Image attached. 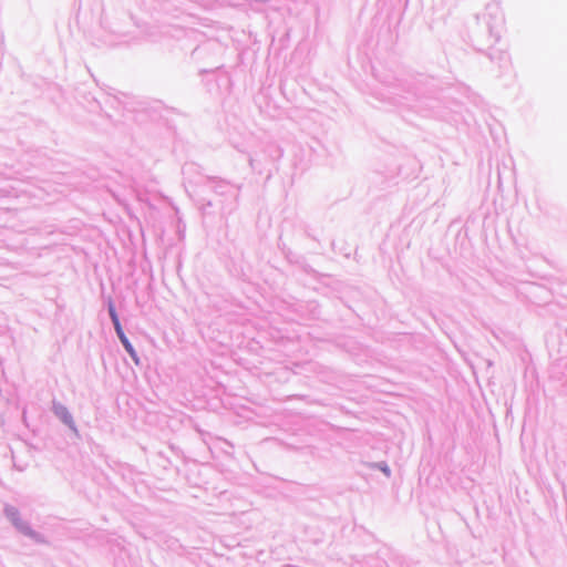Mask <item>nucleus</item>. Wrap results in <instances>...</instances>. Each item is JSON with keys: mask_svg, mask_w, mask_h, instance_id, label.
Masks as SVG:
<instances>
[{"mask_svg": "<svg viewBox=\"0 0 567 567\" xmlns=\"http://www.w3.org/2000/svg\"><path fill=\"white\" fill-rule=\"evenodd\" d=\"M110 316L112 318V321L114 323V328L121 326L117 313L113 306H110Z\"/></svg>", "mask_w": 567, "mask_h": 567, "instance_id": "obj_2", "label": "nucleus"}, {"mask_svg": "<svg viewBox=\"0 0 567 567\" xmlns=\"http://www.w3.org/2000/svg\"><path fill=\"white\" fill-rule=\"evenodd\" d=\"M115 330H116V333L121 340V342L123 343L125 350L130 353V355L137 362V358H136V353H135V350L133 349V346L131 344V342L128 341V339L126 338V336L124 334L123 332V329L121 326L118 327H115Z\"/></svg>", "mask_w": 567, "mask_h": 567, "instance_id": "obj_1", "label": "nucleus"}]
</instances>
